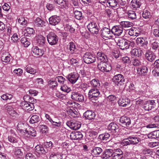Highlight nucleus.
<instances>
[{"label":"nucleus","instance_id":"13","mask_svg":"<svg viewBox=\"0 0 159 159\" xmlns=\"http://www.w3.org/2000/svg\"><path fill=\"white\" fill-rule=\"evenodd\" d=\"M111 33L117 36L120 35L122 33L123 29L120 25H115L113 26L111 30Z\"/></svg>","mask_w":159,"mask_h":159},{"label":"nucleus","instance_id":"15","mask_svg":"<svg viewBox=\"0 0 159 159\" xmlns=\"http://www.w3.org/2000/svg\"><path fill=\"white\" fill-rule=\"evenodd\" d=\"M95 116V113L90 110L87 111L83 114V116L86 120H93Z\"/></svg>","mask_w":159,"mask_h":159},{"label":"nucleus","instance_id":"19","mask_svg":"<svg viewBox=\"0 0 159 159\" xmlns=\"http://www.w3.org/2000/svg\"><path fill=\"white\" fill-rule=\"evenodd\" d=\"M79 78V75L77 73H71L68 75L67 79L72 84L75 83Z\"/></svg>","mask_w":159,"mask_h":159},{"label":"nucleus","instance_id":"18","mask_svg":"<svg viewBox=\"0 0 159 159\" xmlns=\"http://www.w3.org/2000/svg\"><path fill=\"white\" fill-rule=\"evenodd\" d=\"M113 150L111 149H107L105 150L102 156V158L107 159L111 157L114 159Z\"/></svg>","mask_w":159,"mask_h":159},{"label":"nucleus","instance_id":"57","mask_svg":"<svg viewBox=\"0 0 159 159\" xmlns=\"http://www.w3.org/2000/svg\"><path fill=\"white\" fill-rule=\"evenodd\" d=\"M18 22L20 23L22 25H25L26 24L27 21L24 17H21L18 19Z\"/></svg>","mask_w":159,"mask_h":159},{"label":"nucleus","instance_id":"41","mask_svg":"<svg viewBox=\"0 0 159 159\" xmlns=\"http://www.w3.org/2000/svg\"><path fill=\"white\" fill-rule=\"evenodd\" d=\"M131 144L133 145L138 143L140 141V139L138 137L134 136H130L129 137Z\"/></svg>","mask_w":159,"mask_h":159},{"label":"nucleus","instance_id":"24","mask_svg":"<svg viewBox=\"0 0 159 159\" xmlns=\"http://www.w3.org/2000/svg\"><path fill=\"white\" fill-rule=\"evenodd\" d=\"M146 59L150 62H152L155 58V55L151 51L149 50H147L145 54Z\"/></svg>","mask_w":159,"mask_h":159},{"label":"nucleus","instance_id":"46","mask_svg":"<svg viewBox=\"0 0 159 159\" xmlns=\"http://www.w3.org/2000/svg\"><path fill=\"white\" fill-rule=\"evenodd\" d=\"M107 2L111 7H115L118 4L117 0H107Z\"/></svg>","mask_w":159,"mask_h":159},{"label":"nucleus","instance_id":"63","mask_svg":"<svg viewBox=\"0 0 159 159\" xmlns=\"http://www.w3.org/2000/svg\"><path fill=\"white\" fill-rule=\"evenodd\" d=\"M150 104L147 102V103L144 104L143 106V108L146 111H149L151 110L153 107L151 106Z\"/></svg>","mask_w":159,"mask_h":159},{"label":"nucleus","instance_id":"43","mask_svg":"<svg viewBox=\"0 0 159 159\" xmlns=\"http://www.w3.org/2000/svg\"><path fill=\"white\" fill-rule=\"evenodd\" d=\"M110 134L108 133H105L100 134L99 136V138L102 140H108L110 137Z\"/></svg>","mask_w":159,"mask_h":159},{"label":"nucleus","instance_id":"52","mask_svg":"<svg viewBox=\"0 0 159 159\" xmlns=\"http://www.w3.org/2000/svg\"><path fill=\"white\" fill-rule=\"evenodd\" d=\"M129 18L132 20L135 19L136 18V15L135 12L132 11H130L128 12Z\"/></svg>","mask_w":159,"mask_h":159},{"label":"nucleus","instance_id":"8","mask_svg":"<svg viewBox=\"0 0 159 159\" xmlns=\"http://www.w3.org/2000/svg\"><path fill=\"white\" fill-rule=\"evenodd\" d=\"M47 37L48 43L52 45L56 44L58 41V37L53 32L49 33Z\"/></svg>","mask_w":159,"mask_h":159},{"label":"nucleus","instance_id":"32","mask_svg":"<svg viewBox=\"0 0 159 159\" xmlns=\"http://www.w3.org/2000/svg\"><path fill=\"white\" fill-rule=\"evenodd\" d=\"M149 139H157L159 138V129L154 131L147 135Z\"/></svg>","mask_w":159,"mask_h":159},{"label":"nucleus","instance_id":"23","mask_svg":"<svg viewBox=\"0 0 159 159\" xmlns=\"http://www.w3.org/2000/svg\"><path fill=\"white\" fill-rule=\"evenodd\" d=\"M32 51L35 56L38 57L42 56L44 53L43 50L39 49L36 46L33 47L32 48Z\"/></svg>","mask_w":159,"mask_h":159},{"label":"nucleus","instance_id":"17","mask_svg":"<svg viewBox=\"0 0 159 159\" xmlns=\"http://www.w3.org/2000/svg\"><path fill=\"white\" fill-rule=\"evenodd\" d=\"M49 23L51 25L55 26L60 22L61 19L59 16L55 15L50 17L49 19Z\"/></svg>","mask_w":159,"mask_h":159},{"label":"nucleus","instance_id":"35","mask_svg":"<svg viewBox=\"0 0 159 159\" xmlns=\"http://www.w3.org/2000/svg\"><path fill=\"white\" fill-rule=\"evenodd\" d=\"M36 40L37 43L39 45L44 44L46 41L45 38L41 34L38 35L36 36Z\"/></svg>","mask_w":159,"mask_h":159},{"label":"nucleus","instance_id":"48","mask_svg":"<svg viewBox=\"0 0 159 159\" xmlns=\"http://www.w3.org/2000/svg\"><path fill=\"white\" fill-rule=\"evenodd\" d=\"M150 43H151V47L152 50L156 51L159 48V43L156 41H155L152 42V41H150Z\"/></svg>","mask_w":159,"mask_h":159},{"label":"nucleus","instance_id":"25","mask_svg":"<svg viewBox=\"0 0 159 159\" xmlns=\"http://www.w3.org/2000/svg\"><path fill=\"white\" fill-rule=\"evenodd\" d=\"M28 126L29 125L20 122L18 123L17 126V129L20 132L25 133Z\"/></svg>","mask_w":159,"mask_h":159},{"label":"nucleus","instance_id":"56","mask_svg":"<svg viewBox=\"0 0 159 159\" xmlns=\"http://www.w3.org/2000/svg\"><path fill=\"white\" fill-rule=\"evenodd\" d=\"M1 59L2 62L7 63L9 62L10 61V57L8 56H6V55H3L1 57Z\"/></svg>","mask_w":159,"mask_h":159},{"label":"nucleus","instance_id":"9","mask_svg":"<svg viewBox=\"0 0 159 159\" xmlns=\"http://www.w3.org/2000/svg\"><path fill=\"white\" fill-rule=\"evenodd\" d=\"M87 28L91 33L97 34L99 32V26L95 22H91L87 26Z\"/></svg>","mask_w":159,"mask_h":159},{"label":"nucleus","instance_id":"59","mask_svg":"<svg viewBox=\"0 0 159 159\" xmlns=\"http://www.w3.org/2000/svg\"><path fill=\"white\" fill-rule=\"evenodd\" d=\"M40 128L41 129V131L43 133H46L48 130V128L45 125H40Z\"/></svg>","mask_w":159,"mask_h":159},{"label":"nucleus","instance_id":"38","mask_svg":"<svg viewBox=\"0 0 159 159\" xmlns=\"http://www.w3.org/2000/svg\"><path fill=\"white\" fill-rule=\"evenodd\" d=\"M20 42L25 47H27L30 44V39L25 37L22 38Z\"/></svg>","mask_w":159,"mask_h":159},{"label":"nucleus","instance_id":"16","mask_svg":"<svg viewBox=\"0 0 159 159\" xmlns=\"http://www.w3.org/2000/svg\"><path fill=\"white\" fill-rule=\"evenodd\" d=\"M97 58L100 62H108L107 56L102 52H99L97 53Z\"/></svg>","mask_w":159,"mask_h":159},{"label":"nucleus","instance_id":"26","mask_svg":"<svg viewBox=\"0 0 159 159\" xmlns=\"http://www.w3.org/2000/svg\"><path fill=\"white\" fill-rule=\"evenodd\" d=\"M130 102V100L128 98H121L119 100L118 103L120 106L124 107L129 104Z\"/></svg>","mask_w":159,"mask_h":159},{"label":"nucleus","instance_id":"39","mask_svg":"<svg viewBox=\"0 0 159 159\" xmlns=\"http://www.w3.org/2000/svg\"><path fill=\"white\" fill-rule=\"evenodd\" d=\"M69 50L71 54H74L76 52L77 49L75 47V43L73 42H70L69 43Z\"/></svg>","mask_w":159,"mask_h":159},{"label":"nucleus","instance_id":"40","mask_svg":"<svg viewBox=\"0 0 159 159\" xmlns=\"http://www.w3.org/2000/svg\"><path fill=\"white\" fill-rule=\"evenodd\" d=\"M105 12L109 18H112L114 16L115 11L112 9L108 8L106 9Z\"/></svg>","mask_w":159,"mask_h":159},{"label":"nucleus","instance_id":"44","mask_svg":"<svg viewBox=\"0 0 159 159\" xmlns=\"http://www.w3.org/2000/svg\"><path fill=\"white\" fill-rule=\"evenodd\" d=\"M143 17L145 19H150L152 16L150 11L147 10H144L142 14Z\"/></svg>","mask_w":159,"mask_h":159},{"label":"nucleus","instance_id":"6","mask_svg":"<svg viewBox=\"0 0 159 159\" xmlns=\"http://www.w3.org/2000/svg\"><path fill=\"white\" fill-rule=\"evenodd\" d=\"M136 42L142 50L145 51L148 49V42L146 38H138L136 39Z\"/></svg>","mask_w":159,"mask_h":159},{"label":"nucleus","instance_id":"51","mask_svg":"<svg viewBox=\"0 0 159 159\" xmlns=\"http://www.w3.org/2000/svg\"><path fill=\"white\" fill-rule=\"evenodd\" d=\"M25 70L27 73L31 74H35L37 73V72L36 71V70L29 66H26Z\"/></svg>","mask_w":159,"mask_h":159},{"label":"nucleus","instance_id":"4","mask_svg":"<svg viewBox=\"0 0 159 159\" xmlns=\"http://www.w3.org/2000/svg\"><path fill=\"white\" fill-rule=\"evenodd\" d=\"M84 62L87 64H89L95 62L96 58L95 56L91 52H86L83 57Z\"/></svg>","mask_w":159,"mask_h":159},{"label":"nucleus","instance_id":"42","mask_svg":"<svg viewBox=\"0 0 159 159\" xmlns=\"http://www.w3.org/2000/svg\"><path fill=\"white\" fill-rule=\"evenodd\" d=\"M73 11L75 15V17L76 19L80 20L83 18L82 13L81 11H79L76 10H75L74 8V9Z\"/></svg>","mask_w":159,"mask_h":159},{"label":"nucleus","instance_id":"10","mask_svg":"<svg viewBox=\"0 0 159 159\" xmlns=\"http://www.w3.org/2000/svg\"><path fill=\"white\" fill-rule=\"evenodd\" d=\"M66 124L70 128L75 130L79 129L81 125L80 122L73 120L67 121Z\"/></svg>","mask_w":159,"mask_h":159},{"label":"nucleus","instance_id":"28","mask_svg":"<svg viewBox=\"0 0 159 159\" xmlns=\"http://www.w3.org/2000/svg\"><path fill=\"white\" fill-rule=\"evenodd\" d=\"M45 22L42 20L39 17H37L34 21V25L36 27H43L45 26Z\"/></svg>","mask_w":159,"mask_h":159},{"label":"nucleus","instance_id":"22","mask_svg":"<svg viewBox=\"0 0 159 159\" xmlns=\"http://www.w3.org/2000/svg\"><path fill=\"white\" fill-rule=\"evenodd\" d=\"M113 153L114 159H121L123 157V152L121 149L119 148L113 150Z\"/></svg>","mask_w":159,"mask_h":159},{"label":"nucleus","instance_id":"1","mask_svg":"<svg viewBox=\"0 0 159 159\" xmlns=\"http://www.w3.org/2000/svg\"><path fill=\"white\" fill-rule=\"evenodd\" d=\"M135 43L134 42H131L126 39H119L117 43V45L119 48L122 50H126L130 47L134 46Z\"/></svg>","mask_w":159,"mask_h":159},{"label":"nucleus","instance_id":"49","mask_svg":"<svg viewBox=\"0 0 159 159\" xmlns=\"http://www.w3.org/2000/svg\"><path fill=\"white\" fill-rule=\"evenodd\" d=\"M130 53L132 55L138 57H140L142 55L141 52H140L139 53L138 50L136 48L132 49Z\"/></svg>","mask_w":159,"mask_h":159},{"label":"nucleus","instance_id":"12","mask_svg":"<svg viewBox=\"0 0 159 159\" xmlns=\"http://www.w3.org/2000/svg\"><path fill=\"white\" fill-rule=\"evenodd\" d=\"M120 124L124 127H128L131 123L130 118L126 116H122L120 119Z\"/></svg>","mask_w":159,"mask_h":159},{"label":"nucleus","instance_id":"50","mask_svg":"<svg viewBox=\"0 0 159 159\" xmlns=\"http://www.w3.org/2000/svg\"><path fill=\"white\" fill-rule=\"evenodd\" d=\"M122 60L123 63L126 65H128L131 63L130 59L128 57H123Z\"/></svg>","mask_w":159,"mask_h":159},{"label":"nucleus","instance_id":"37","mask_svg":"<svg viewBox=\"0 0 159 159\" xmlns=\"http://www.w3.org/2000/svg\"><path fill=\"white\" fill-rule=\"evenodd\" d=\"M121 26L123 28L126 29L133 26V24L132 22L128 21H121L120 23Z\"/></svg>","mask_w":159,"mask_h":159},{"label":"nucleus","instance_id":"55","mask_svg":"<svg viewBox=\"0 0 159 159\" xmlns=\"http://www.w3.org/2000/svg\"><path fill=\"white\" fill-rule=\"evenodd\" d=\"M66 0H54L57 3L61 6H66Z\"/></svg>","mask_w":159,"mask_h":159},{"label":"nucleus","instance_id":"62","mask_svg":"<svg viewBox=\"0 0 159 159\" xmlns=\"http://www.w3.org/2000/svg\"><path fill=\"white\" fill-rule=\"evenodd\" d=\"M25 30L26 33L30 35L33 34L34 32V30L32 28L29 27L26 28Z\"/></svg>","mask_w":159,"mask_h":159},{"label":"nucleus","instance_id":"31","mask_svg":"<svg viewBox=\"0 0 159 159\" xmlns=\"http://www.w3.org/2000/svg\"><path fill=\"white\" fill-rule=\"evenodd\" d=\"M90 83L93 89H99L100 87V84L99 80L97 79H94L90 82Z\"/></svg>","mask_w":159,"mask_h":159},{"label":"nucleus","instance_id":"7","mask_svg":"<svg viewBox=\"0 0 159 159\" xmlns=\"http://www.w3.org/2000/svg\"><path fill=\"white\" fill-rule=\"evenodd\" d=\"M112 80L115 84L118 86L122 85L125 83L124 76L121 74L115 75Z\"/></svg>","mask_w":159,"mask_h":159},{"label":"nucleus","instance_id":"30","mask_svg":"<svg viewBox=\"0 0 159 159\" xmlns=\"http://www.w3.org/2000/svg\"><path fill=\"white\" fill-rule=\"evenodd\" d=\"M102 152V150L101 148L94 147L91 150V154L93 156H97L100 155Z\"/></svg>","mask_w":159,"mask_h":159},{"label":"nucleus","instance_id":"29","mask_svg":"<svg viewBox=\"0 0 159 159\" xmlns=\"http://www.w3.org/2000/svg\"><path fill=\"white\" fill-rule=\"evenodd\" d=\"M137 73L140 75H146L148 72V68L146 66H143L141 68H137Z\"/></svg>","mask_w":159,"mask_h":159},{"label":"nucleus","instance_id":"21","mask_svg":"<svg viewBox=\"0 0 159 159\" xmlns=\"http://www.w3.org/2000/svg\"><path fill=\"white\" fill-rule=\"evenodd\" d=\"M70 136L71 139L76 140H80L83 137L82 133L80 131H76L74 133H71Z\"/></svg>","mask_w":159,"mask_h":159},{"label":"nucleus","instance_id":"64","mask_svg":"<svg viewBox=\"0 0 159 159\" xmlns=\"http://www.w3.org/2000/svg\"><path fill=\"white\" fill-rule=\"evenodd\" d=\"M152 72L154 76H159V67L155 68L154 70L152 71Z\"/></svg>","mask_w":159,"mask_h":159},{"label":"nucleus","instance_id":"2","mask_svg":"<svg viewBox=\"0 0 159 159\" xmlns=\"http://www.w3.org/2000/svg\"><path fill=\"white\" fill-rule=\"evenodd\" d=\"M34 100V99L33 98H30V100H29V103L26 101L21 102L20 104V107L22 109L25 111L32 110L34 108V103L36 102V100Z\"/></svg>","mask_w":159,"mask_h":159},{"label":"nucleus","instance_id":"3","mask_svg":"<svg viewBox=\"0 0 159 159\" xmlns=\"http://www.w3.org/2000/svg\"><path fill=\"white\" fill-rule=\"evenodd\" d=\"M102 96L99 89H92L89 91L88 98L91 100H97Z\"/></svg>","mask_w":159,"mask_h":159},{"label":"nucleus","instance_id":"47","mask_svg":"<svg viewBox=\"0 0 159 159\" xmlns=\"http://www.w3.org/2000/svg\"><path fill=\"white\" fill-rule=\"evenodd\" d=\"M52 125V127L55 128H57L58 127L61 126V122L60 121H54L52 120L50 122Z\"/></svg>","mask_w":159,"mask_h":159},{"label":"nucleus","instance_id":"34","mask_svg":"<svg viewBox=\"0 0 159 159\" xmlns=\"http://www.w3.org/2000/svg\"><path fill=\"white\" fill-rule=\"evenodd\" d=\"M142 4V2L138 0H132L130 2V5L131 7L134 9H136L140 7Z\"/></svg>","mask_w":159,"mask_h":159},{"label":"nucleus","instance_id":"11","mask_svg":"<svg viewBox=\"0 0 159 159\" xmlns=\"http://www.w3.org/2000/svg\"><path fill=\"white\" fill-rule=\"evenodd\" d=\"M71 97L73 100L78 102H82L84 101V96L78 92H72Z\"/></svg>","mask_w":159,"mask_h":159},{"label":"nucleus","instance_id":"20","mask_svg":"<svg viewBox=\"0 0 159 159\" xmlns=\"http://www.w3.org/2000/svg\"><path fill=\"white\" fill-rule=\"evenodd\" d=\"M118 126L116 123L111 122L108 126L107 129L111 132L116 133L118 130Z\"/></svg>","mask_w":159,"mask_h":159},{"label":"nucleus","instance_id":"36","mask_svg":"<svg viewBox=\"0 0 159 159\" xmlns=\"http://www.w3.org/2000/svg\"><path fill=\"white\" fill-rule=\"evenodd\" d=\"M52 145V143L51 141L49 142H46L44 143L43 146L45 148V149L46 150L47 153L50 151V150L53 146Z\"/></svg>","mask_w":159,"mask_h":159},{"label":"nucleus","instance_id":"54","mask_svg":"<svg viewBox=\"0 0 159 159\" xmlns=\"http://www.w3.org/2000/svg\"><path fill=\"white\" fill-rule=\"evenodd\" d=\"M12 95L11 94L7 93L2 96L1 98L3 100H7L8 99H11L12 98Z\"/></svg>","mask_w":159,"mask_h":159},{"label":"nucleus","instance_id":"45","mask_svg":"<svg viewBox=\"0 0 159 159\" xmlns=\"http://www.w3.org/2000/svg\"><path fill=\"white\" fill-rule=\"evenodd\" d=\"M40 120L39 116L37 115H34L31 117L30 122L31 123L34 124L38 122Z\"/></svg>","mask_w":159,"mask_h":159},{"label":"nucleus","instance_id":"5","mask_svg":"<svg viewBox=\"0 0 159 159\" xmlns=\"http://www.w3.org/2000/svg\"><path fill=\"white\" fill-rule=\"evenodd\" d=\"M98 69L101 71L108 72L111 71L112 67L108 62H100L98 64Z\"/></svg>","mask_w":159,"mask_h":159},{"label":"nucleus","instance_id":"61","mask_svg":"<svg viewBox=\"0 0 159 159\" xmlns=\"http://www.w3.org/2000/svg\"><path fill=\"white\" fill-rule=\"evenodd\" d=\"M116 99V97L115 95H111L109 96L107 98V99L109 102H112L115 101Z\"/></svg>","mask_w":159,"mask_h":159},{"label":"nucleus","instance_id":"53","mask_svg":"<svg viewBox=\"0 0 159 159\" xmlns=\"http://www.w3.org/2000/svg\"><path fill=\"white\" fill-rule=\"evenodd\" d=\"M132 63L133 65L135 66H138L141 65L140 61L137 58H134L132 60Z\"/></svg>","mask_w":159,"mask_h":159},{"label":"nucleus","instance_id":"58","mask_svg":"<svg viewBox=\"0 0 159 159\" xmlns=\"http://www.w3.org/2000/svg\"><path fill=\"white\" fill-rule=\"evenodd\" d=\"M14 154L16 156H18V157H20L23 155V152L21 149H16L14 152Z\"/></svg>","mask_w":159,"mask_h":159},{"label":"nucleus","instance_id":"27","mask_svg":"<svg viewBox=\"0 0 159 159\" xmlns=\"http://www.w3.org/2000/svg\"><path fill=\"white\" fill-rule=\"evenodd\" d=\"M27 128L25 134H27L28 135L31 136L32 137L36 136L37 134L36 131L33 128L29 126Z\"/></svg>","mask_w":159,"mask_h":159},{"label":"nucleus","instance_id":"14","mask_svg":"<svg viewBox=\"0 0 159 159\" xmlns=\"http://www.w3.org/2000/svg\"><path fill=\"white\" fill-rule=\"evenodd\" d=\"M101 32V35L102 37L110 38L112 37L111 30L107 28L104 27L102 28Z\"/></svg>","mask_w":159,"mask_h":159},{"label":"nucleus","instance_id":"33","mask_svg":"<svg viewBox=\"0 0 159 159\" xmlns=\"http://www.w3.org/2000/svg\"><path fill=\"white\" fill-rule=\"evenodd\" d=\"M36 152L39 154H45L47 153L44 148L41 145H37L35 148Z\"/></svg>","mask_w":159,"mask_h":159},{"label":"nucleus","instance_id":"60","mask_svg":"<svg viewBox=\"0 0 159 159\" xmlns=\"http://www.w3.org/2000/svg\"><path fill=\"white\" fill-rule=\"evenodd\" d=\"M61 89L62 91L67 93L71 91V89L70 88L65 85L61 87Z\"/></svg>","mask_w":159,"mask_h":159}]
</instances>
